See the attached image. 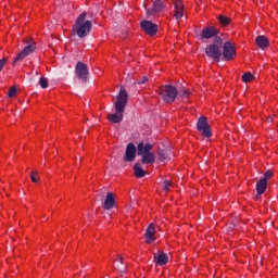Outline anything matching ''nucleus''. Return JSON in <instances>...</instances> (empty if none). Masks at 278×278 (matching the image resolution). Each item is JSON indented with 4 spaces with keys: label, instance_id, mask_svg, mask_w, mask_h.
I'll return each instance as SVG.
<instances>
[{
    "label": "nucleus",
    "instance_id": "f257e3e1",
    "mask_svg": "<svg viewBox=\"0 0 278 278\" xmlns=\"http://www.w3.org/2000/svg\"><path fill=\"white\" fill-rule=\"evenodd\" d=\"M128 99H129V96L127 94V90L122 88L119 90L117 99L114 103L116 113L111 114L109 116V121L111 123H122L123 122V112H125V109L127 108Z\"/></svg>",
    "mask_w": 278,
    "mask_h": 278
},
{
    "label": "nucleus",
    "instance_id": "f03ea898",
    "mask_svg": "<svg viewBox=\"0 0 278 278\" xmlns=\"http://www.w3.org/2000/svg\"><path fill=\"white\" fill-rule=\"evenodd\" d=\"M88 13L83 12L76 20L75 25L73 26V31L76 33L78 38H86L90 30L92 29V22L86 21Z\"/></svg>",
    "mask_w": 278,
    "mask_h": 278
},
{
    "label": "nucleus",
    "instance_id": "7ed1b4c3",
    "mask_svg": "<svg viewBox=\"0 0 278 278\" xmlns=\"http://www.w3.org/2000/svg\"><path fill=\"white\" fill-rule=\"evenodd\" d=\"M159 94L165 103H175V99H177L179 90H177V87H173L172 85H164L160 87Z\"/></svg>",
    "mask_w": 278,
    "mask_h": 278
},
{
    "label": "nucleus",
    "instance_id": "20e7f679",
    "mask_svg": "<svg viewBox=\"0 0 278 278\" xmlns=\"http://www.w3.org/2000/svg\"><path fill=\"white\" fill-rule=\"evenodd\" d=\"M75 73L76 77L80 79L83 84H86L88 81V78L90 77V72L88 71V65L84 62H78L75 66Z\"/></svg>",
    "mask_w": 278,
    "mask_h": 278
},
{
    "label": "nucleus",
    "instance_id": "39448f33",
    "mask_svg": "<svg viewBox=\"0 0 278 278\" xmlns=\"http://www.w3.org/2000/svg\"><path fill=\"white\" fill-rule=\"evenodd\" d=\"M224 62H231V60H236V46L231 43V41H226L223 46Z\"/></svg>",
    "mask_w": 278,
    "mask_h": 278
},
{
    "label": "nucleus",
    "instance_id": "423d86ee",
    "mask_svg": "<svg viewBox=\"0 0 278 278\" xmlns=\"http://www.w3.org/2000/svg\"><path fill=\"white\" fill-rule=\"evenodd\" d=\"M197 129L198 131H202V136L204 138H212V128L210 127V124H207V117H199L197 123Z\"/></svg>",
    "mask_w": 278,
    "mask_h": 278
},
{
    "label": "nucleus",
    "instance_id": "0eeeda50",
    "mask_svg": "<svg viewBox=\"0 0 278 278\" xmlns=\"http://www.w3.org/2000/svg\"><path fill=\"white\" fill-rule=\"evenodd\" d=\"M205 53L207 58H211V60H214L215 62H220V55H223V52L220 51L219 46H216V45L206 46Z\"/></svg>",
    "mask_w": 278,
    "mask_h": 278
},
{
    "label": "nucleus",
    "instance_id": "6e6552de",
    "mask_svg": "<svg viewBox=\"0 0 278 278\" xmlns=\"http://www.w3.org/2000/svg\"><path fill=\"white\" fill-rule=\"evenodd\" d=\"M140 27L148 36H155L157 34V24H153L151 21H142Z\"/></svg>",
    "mask_w": 278,
    "mask_h": 278
},
{
    "label": "nucleus",
    "instance_id": "1a4fd4ad",
    "mask_svg": "<svg viewBox=\"0 0 278 278\" xmlns=\"http://www.w3.org/2000/svg\"><path fill=\"white\" fill-rule=\"evenodd\" d=\"M34 51H36V45H27L13 60V64H16V62H21V60H25V58H27V55H31Z\"/></svg>",
    "mask_w": 278,
    "mask_h": 278
},
{
    "label": "nucleus",
    "instance_id": "9d476101",
    "mask_svg": "<svg viewBox=\"0 0 278 278\" xmlns=\"http://www.w3.org/2000/svg\"><path fill=\"white\" fill-rule=\"evenodd\" d=\"M166 10V5L162 0H155L152 4V9L147 10L148 16H155V14H160Z\"/></svg>",
    "mask_w": 278,
    "mask_h": 278
},
{
    "label": "nucleus",
    "instance_id": "9b49d317",
    "mask_svg": "<svg viewBox=\"0 0 278 278\" xmlns=\"http://www.w3.org/2000/svg\"><path fill=\"white\" fill-rule=\"evenodd\" d=\"M136 151H138L136 149V144H134L132 142L128 143L126 146V152L123 156V161L124 162H134V160H136Z\"/></svg>",
    "mask_w": 278,
    "mask_h": 278
},
{
    "label": "nucleus",
    "instance_id": "f8f14e48",
    "mask_svg": "<svg viewBox=\"0 0 278 278\" xmlns=\"http://www.w3.org/2000/svg\"><path fill=\"white\" fill-rule=\"evenodd\" d=\"M220 34V30L213 26L204 27L201 31V38L202 40H210L211 38H214L215 36H218Z\"/></svg>",
    "mask_w": 278,
    "mask_h": 278
},
{
    "label": "nucleus",
    "instance_id": "ddd939ff",
    "mask_svg": "<svg viewBox=\"0 0 278 278\" xmlns=\"http://www.w3.org/2000/svg\"><path fill=\"white\" fill-rule=\"evenodd\" d=\"M152 149L153 144L144 143V141H141L137 146V154L140 156L147 155V153H150Z\"/></svg>",
    "mask_w": 278,
    "mask_h": 278
},
{
    "label": "nucleus",
    "instance_id": "4468645a",
    "mask_svg": "<svg viewBox=\"0 0 278 278\" xmlns=\"http://www.w3.org/2000/svg\"><path fill=\"white\" fill-rule=\"evenodd\" d=\"M144 236H146L147 244H151L152 242H155V225L150 224L146 229Z\"/></svg>",
    "mask_w": 278,
    "mask_h": 278
},
{
    "label": "nucleus",
    "instance_id": "2eb2a0df",
    "mask_svg": "<svg viewBox=\"0 0 278 278\" xmlns=\"http://www.w3.org/2000/svg\"><path fill=\"white\" fill-rule=\"evenodd\" d=\"M154 263L156 266H166L168 264V254L164 252L154 253Z\"/></svg>",
    "mask_w": 278,
    "mask_h": 278
},
{
    "label": "nucleus",
    "instance_id": "dca6fc26",
    "mask_svg": "<svg viewBox=\"0 0 278 278\" xmlns=\"http://www.w3.org/2000/svg\"><path fill=\"white\" fill-rule=\"evenodd\" d=\"M116 204V200L114 199V193L108 192L104 203H103V208L104 210H112L114 205Z\"/></svg>",
    "mask_w": 278,
    "mask_h": 278
},
{
    "label": "nucleus",
    "instance_id": "f3484780",
    "mask_svg": "<svg viewBox=\"0 0 278 278\" xmlns=\"http://www.w3.org/2000/svg\"><path fill=\"white\" fill-rule=\"evenodd\" d=\"M174 7H175V18L179 21V18L184 17V2H181V0H175Z\"/></svg>",
    "mask_w": 278,
    "mask_h": 278
},
{
    "label": "nucleus",
    "instance_id": "a211bd4d",
    "mask_svg": "<svg viewBox=\"0 0 278 278\" xmlns=\"http://www.w3.org/2000/svg\"><path fill=\"white\" fill-rule=\"evenodd\" d=\"M255 43L260 49H268L270 41L264 35H260L255 38Z\"/></svg>",
    "mask_w": 278,
    "mask_h": 278
},
{
    "label": "nucleus",
    "instance_id": "6ab92c4d",
    "mask_svg": "<svg viewBox=\"0 0 278 278\" xmlns=\"http://www.w3.org/2000/svg\"><path fill=\"white\" fill-rule=\"evenodd\" d=\"M268 186V182L266 181V179H260L256 184V192L258 194V197H262V194H264L266 192V188Z\"/></svg>",
    "mask_w": 278,
    "mask_h": 278
},
{
    "label": "nucleus",
    "instance_id": "aec40b11",
    "mask_svg": "<svg viewBox=\"0 0 278 278\" xmlns=\"http://www.w3.org/2000/svg\"><path fill=\"white\" fill-rule=\"evenodd\" d=\"M141 162L143 164H155V153L148 152L141 156Z\"/></svg>",
    "mask_w": 278,
    "mask_h": 278
},
{
    "label": "nucleus",
    "instance_id": "412c9836",
    "mask_svg": "<svg viewBox=\"0 0 278 278\" xmlns=\"http://www.w3.org/2000/svg\"><path fill=\"white\" fill-rule=\"evenodd\" d=\"M134 170H135V177H137L138 179H142V177L147 175V172L142 169V165H140V163H136L134 165Z\"/></svg>",
    "mask_w": 278,
    "mask_h": 278
},
{
    "label": "nucleus",
    "instance_id": "4be33fe9",
    "mask_svg": "<svg viewBox=\"0 0 278 278\" xmlns=\"http://www.w3.org/2000/svg\"><path fill=\"white\" fill-rule=\"evenodd\" d=\"M157 157L160 162H168L170 160L168 150H159Z\"/></svg>",
    "mask_w": 278,
    "mask_h": 278
},
{
    "label": "nucleus",
    "instance_id": "5701e85b",
    "mask_svg": "<svg viewBox=\"0 0 278 278\" xmlns=\"http://www.w3.org/2000/svg\"><path fill=\"white\" fill-rule=\"evenodd\" d=\"M217 20L223 27H227L228 25H231V18L227 17L226 15H218Z\"/></svg>",
    "mask_w": 278,
    "mask_h": 278
},
{
    "label": "nucleus",
    "instance_id": "b1692460",
    "mask_svg": "<svg viewBox=\"0 0 278 278\" xmlns=\"http://www.w3.org/2000/svg\"><path fill=\"white\" fill-rule=\"evenodd\" d=\"M253 79H255V76L251 72L244 73L242 75V81L244 84H249V81H253Z\"/></svg>",
    "mask_w": 278,
    "mask_h": 278
},
{
    "label": "nucleus",
    "instance_id": "393cba45",
    "mask_svg": "<svg viewBox=\"0 0 278 278\" xmlns=\"http://www.w3.org/2000/svg\"><path fill=\"white\" fill-rule=\"evenodd\" d=\"M39 85H40V87L41 88H49V80H47V78L46 77H41L40 79H39Z\"/></svg>",
    "mask_w": 278,
    "mask_h": 278
},
{
    "label": "nucleus",
    "instance_id": "a878e982",
    "mask_svg": "<svg viewBox=\"0 0 278 278\" xmlns=\"http://www.w3.org/2000/svg\"><path fill=\"white\" fill-rule=\"evenodd\" d=\"M212 45H216V47H223V38L218 37L217 35L214 37V43Z\"/></svg>",
    "mask_w": 278,
    "mask_h": 278
},
{
    "label": "nucleus",
    "instance_id": "bb28decb",
    "mask_svg": "<svg viewBox=\"0 0 278 278\" xmlns=\"http://www.w3.org/2000/svg\"><path fill=\"white\" fill-rule=\"evenodd\" d=\"M105 194H108V188L103 187L102 189H100L98 197L103 200V198L105 197Z\"/></svg>",
    "mask_w": 278,
    "mask_h": 278
},
{
    "label": "nucleus",
    "instance_id": "cd10ccee",
    "mask_svg": "<svg viewBox=\"0 0 278 278\" xmlns=\"http://www.w3.org/2000/svg\"><path fill=\"white\" fill-rule=\"evenodd\" d=\"M170 186H173V184H170V181L165 180L163 182V190H165V192H168L170 190Z\"/></svg>",
    "mask_w": 278,
    "mask_h": 278
},
{
    "label": "nucleus",
    "instance_id": "c85d7f7f",
    "mask_svg": "<svg viewBox=\"0 0 278 278\" xmlns=\"http://www.w3.org/2000/svg\"><path fill=\"white\" fill-rule=\"evenodd\" d=\"M270 177H273V170L268 169L265 172L264 177L262 179H265V181L268 182V179H270Z\"/></svg>",
    "mask_w": 278,
    "mask_h": 278
},
{
    "label": "nucleus",
    "instance_id": "c756f323",
    "mask_svg": "<svg viewBox=\"0 0 278 278\" xmlns=\"http://www.w3.org/2000/svg\"><path fill=\"white\" fill-rule=\"evenodd\" d=\"M8 97H10V99H12V97H16V87H11L8 93Z\"/></svg>",
    "mask_w": 278,
    "mask_h": 278
},
{
    "label": "nucleus",
    "instance_id": "7c9ffc66",
    "mask_svg": "<svg viewBox=\"0 0 278 278\" xmlns=\"http://www.w3.org/2000/svg\"><path fill=\"white\" fill-rule=\"evenodd\" d=\"M36 175H38V172H33L30 174V179H31L33 184H38L39 178L36 177Z\"/></svg>",
    "mask_w": 278,
    "mask_h": 278
},
{
    "label": "nucleus",
    "instance_id": "2f4dec72",
    "mask_svg": "<svg viewBox=\"0 0 278 278\" xmlns=\"http://www.w3.org/2000/svg\"><path fill=\"white\" fill-rule=\"evenodd\" d=\"M180 94L182 99H188V97H190V91L184 89L182 91L180 90Z\"/></svg>",
    "mask_w": 278,
    "mask_h": 278
},
{
    "label": "nucleus",
    "instance_id": "473e14b6",
    "mask_svg": "<svg viewBox=\"0 0 278 278\" xmlns=\"http://www.w3.org/2000/svg\"><path fill=\"white\" fill-rule=\"evenodd\" d=\"M5 64H8V59H1L0 60V73L1 71H3V66H5Z\"/></svg>",
    "mask_w": 278,
    "mask_h": 278
},
{
    "label": "nucleus",
    "instance_id": "72a5a7b5",
    "mask_svg": "<svg viewBox=\"0 0 278 278\" xmlns=\"http://www.w3.org/2000/svg\"><path fill=\"white\" fill-rule=\"evenodd\" d=\"M147 81H149V78L147 76H143L140 81H138L137 84L142 85V84H147Z\"/></svg>",
    "mask_w": 278,
    "mask_h": 278
},
{
    "label": "nucleus",
    "instance_id": "f704fd0d",
    "mask_svg": "<svg viewBox=\"0 0 278 278\" xmlns=\"http://www.w3.org/2000/svg\"><path fill=\"white\" fill-rule=\"evenodd\" d=\"M119 264H123V256H119Z\"/></svg>",
    "mask_w": 278,
    "mask_h": 278
},
{
    "label": "nucleus",
    "instance_id": "c9c22d12",
    "mask_svg": "<svg viewBox=\"0 0 278 278\" xmlns=\"http://www.w3.org/2000/svg\"><path fill=\"white\" fill-rule=\"evenodd\" d=\"M255 199H260V194H256V195H255Z\"/></svg>",
    "mask_w": 278,
    "mask_h": 278
}]
</instances>
